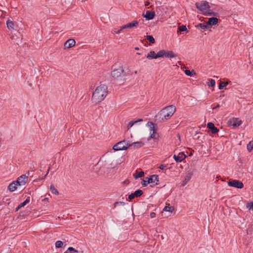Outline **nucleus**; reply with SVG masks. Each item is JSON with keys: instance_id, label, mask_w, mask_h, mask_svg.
I'll return each instance as SVG.
<instances>
[{"instance_id": "nucleus-13", "label": "nucleus", "mask_w": 253, "mask_h": 253, "mask_svg": "<svg viewBox=\"0 0 253 253\" xmlns=\"http://www.w3.org/2000/svg\"><path fill=\"white\" fill-rule=\"evenodd\" d=\"M161 55L160 51L157 53H156L154 51H151L147 54V58L149 59H156L160 58Z\"/></svg>"}, {"instance_id": "nucleus-36", "label": "nucleus", "mask_w": 253, "mask_h": 253, "mask_svg": "<svg viewBox=\"0 0 253 253\" xmlns=\"http://www.w3.org/2000/svg\"><path fill=\"white\" fill-rule=\"evenodd\" d=\"M247 208L249 209V210H252L253 211V201L248 203L246 205Z\"/></svg>"}, {"instance_id": "nucleus-20", "label": "nucleus", "mask_w": 253, "mask_h": 253, "mask_svg": "<svg viewBox=\"0 0 253 253\" xmlns=\"http://www.w3.org/2000/svg\"><path fill=\"white\" fill-rule=\"evenodd\" d=\"M130 147H133V148L135 149L142 147L144 145V143L142 141H137L130 143Z\"/></svg>"}, {"instance_id": "nucleus-24", "label": "nucleus", "mask_w": 253, "mask_h": 253, "mask_svg": "<svg viewBox=\"0 0 253 253\" xmlns=\"http://www.w3.org/2000/svg\"><path fill=\"white\" fill-rule=\"evenodd\" d=\"M197 27H200L202 29H208L210 28L209 25L207 23H200L197 26H196Z\"/></svg>"}, {"instance_id": "nucleus-39", "label": "nucleus", "mask_w": 253, "mask_h": 253, "mask_svg": "<svg viewBox=\"0 0 253 253\" xmlns=\"http://www.w3.org/2000/svg\"><path fill=\"white\" fill-rule=\"evenodd\" d=\"M67 251H70V252H73L74 253H78V251L75 250L74 248H73V247H69L68 248V250H67Z\"/></svg>"}, {"instance_id": "nucleus-9", "label": "nucleus", "mask_w": 253, "mask_h": 253, "mask_svg": "<svg viewBox=\"0 0 253 253\" xmlns=\"http://www.w3.org/2000/svg\"><path fill=\"white\" fill-rule=\"evenodd\" d=\"M228 184L230 186L236 187L239 189H241L244 187V184L242 182L236 180L229 181L228 182Z\"/></svg>"}, {"instance_id": "nucleus-10", "label": "nucleus", "mask_w": 253, "mask_h": 253, "mask_svg": "<svg viewBox=\"0 0 253 253\" xmlns=\"http://www.w3.org/2000/svg\"><path fill=\"white\" fill-rule=\"evenodd\" d=\"M150 123L152 126H150V136L149 138L148 139V140H149L151 138H156V131L157 128L155 127V125L154 123L152 122H148V124Z\"/></svg>"}, {"instance_id": "nucleus-5", "label": "nucleus", "mask_w": 253, "mask_h": 253, "mask_svg": "<svg viewBox=\"0 0 253 253\" xmlns=\"http://www.w3.org/2000/svg\"><path fill=\"white\" fill-rule=\"evenodd\" d=\"M148 179L147 183L152 184L150 186L153 187L158 184L159 176L158 175H152L150 177H146Z\"/></svg>"}, {"instance_id": "nucleus-3", "label": "nucleus", "mask_w": 253, "mask_h": 253, "mask_svg": "<svg viewBox=\"0 0 253 253\" xmlns=\"http://www.w3.org/2000/svg\"><path fill=\"white\" fill-rule=\"evenodd\" d=\"M195 5L196 8L200 10L204 15H205L207 11L210 10V6L209 2L206 0L196 2Z\"/></svg>"}, {"instance_id": "nucleus-25", "label": "nucleus", "mask_w": 253, "mask_h": 253, "mask_svg": "<svg viewBox=\"0 0 253 253\" xmlns=\"http://www.w3.org/2000/svg\"><path fill=\"white\" fill-rule=\"evenodd\" d=\"M144 175V172L142 171L137 172L133 174V176L135 179H137L139 177H142Z\"/></svg>"}, {"instance_id": "nucleus-51", "label": "nucleus", "mask_w": 253, "mask_h": 253, "mask_svg": "<svg viewBox=\"0 0 253 253\" xmlns=\"http://www.w3.org/2000/svg\"><path fill=\"white\" fill-rule=\"evenodd\" d=\"M124 182H125V183H126V184H128V183H129V181H127V180L125 181Z\"/></svg>"}, {"instance_id": "nucleus-50", "label": "nucleus", "mask_w": 253, "mask_h": 253, "mask_svg": "<svg viewBox=\"0 0 253 253\" xmlns=\"http://www.w3.org/2000/svg\"><path fill=\"white\" fill-rule=\"evenodd\" d=\"M149 4V2H146L145 4V6H148V5Z\"/></svg>"}, {"instance_id": "nucleus-53", "label": "nucleus", "mask_w": 253, "mask_h": 253, "mask_svg": "<svg viewBox=\"0 0 253 253\" xmlns=\"http://www.w3.org/2000/svg\"><path fill=\"white\" fill-rule=\"evenodd\" d=\"M49 168H48V170H47V173H46V175H46L48 173V171H49Z\"/></svg>"}, {"instance_id": "nucleus-46", "label": "nucleus", "mask_w": 253, "mask_h": 253, "mask_svg": "<svg viewBox=\"0 0 253 253\" xmlns=\"http://www.w3.org/2000/svg\"><path fill=\"white\" fill-rule=\"evenodd\" d=\"M188 182V181H186V180L184 179V180L182 182V185L184 186V185H185L186 184V183Z\"/></svg>"}, {"instance_id": "nucleus-22", "label": "nucleus", "mask_w": 253, "mask_h": 253, "mask_svg": "<svg viewBox=\"0 0 253 253\" xmlns=\"http://www.w3.org/2000/svg\"><path fill=\"white\" fill-rule=\"evenodd\" d=\"M30 202V197H28L25 201L21 203L16 209V211H18L21 208L25 206L27 204Z\"/></svg>"}, {"instance_id": "nucleus-47", "label": "nucleus", "mask_w": 253, "mask_h": 253, "mask_svg": "<svg viewBox=\"0 0 253 253\" xmlns=\"http://www.w3.org/2000/svg\"><path fill=\"white\" fill-rule=\"evenodd\" d=\"M220 107V105L219 104L216 105L213 108V109H215L217 108H219Z\"/></svg>"}, {"instance_id": "nucleus-6", "label": "nucleus", "mask_w": 253, "mask_h": 253, "mask_svg": "<svg viewBox=\"0 0 253 253\" xmlns=\"http://www.w3.org/2000/svg\"><path fill=\"white\" fill-rule=\"evenodd\" d=\"M124 72V71L123 69L120 67L119 68L117 69H114L113 70L112 72V76L115 80H117L121 77Z\"/></svg>"}, {"instance_id": "nucleus-29", "label": "nucleus", "mask_w": 253, "mask_h": 253, "mask_svg": "<svg viewBox=\"0 0 253 253\" xmlns=\"http://www.w3.org/2000/svg\"><path fill=\"white\" fill-rule=\"evenodd\" d=\"M50 190L52 193H53L56 195H58L59 194V192H58V190L55 188L54 185H50Z\"/></svg>"}, {"instance_id": "nucleus-35", "label": "nucleus", "mask_w": 253, "mask_h": 253, "mask_svg": "<svg viewBox=\"0 0 253 253\" xmlns=\"http://www.w3.org/2000/svg\"><path fill=\"white\" fill-rule=\"evenodd\" d=\"M178 31L180 32H184L187 31V29L185 25H182L181 26H179L178 28Z\"/></svg>"}, {"instance_id": "nucleus-27", "label": "nucleus", "mask_w": 253, "mask_h": 253, "mask_svg": "<svg viewBox=\"0 0 253 253\" xmlns=\"http://www.w3.org/2000/svg\"><path fill=\"white\" fill-rule=\"evenodd\" d=\"M174 211L173 207L170 206L169 205L168 206H165L163 209V211H169L172 212Z\"/></svg>"}, {"instance_id": "nucleus-7", "label": "nucleus", "mask_w": 253, "mask_h": 253, "mask_svg": "<svg viewBox=\"0 0 253 253\" xmlns=\"http://www.w3.org/2000/svg\"><path fill=\"white\" fill-rule=\"evenodd\" d=\"M160 52L161 54L160 57H166L167 58H173L176 57V54H175L172 51H167L165 50H160Z\"/></svg>"}, {"instance_id": "nucleus-43", "label": "nucleus", "mask_w": 253, "mask_h": 253, "mask_svg": "<svg viewBox=\"0 0 253 253\" xmlns=\"http://www.w3.org/2000/svg\"><path fill=\"white\" fill-rule=\"evenodd\" d=\"M127 28V26H126V25H124L121 27H120V30H121V31L123 30V29H126Z\"/></svg>"}, {"instance_id": "nucleus-8", "label": "nucleus", "mask_w": 253, "mask_h": 253, "mask_svg": "<svg viewBox=\"0 0 253 253\" xmlns=\"http://www.w3.org/2000/svg\"><path fill=\"white\" fill-rule=\"evenodd\" d=\"M28 176L23 174L15 180V182L18 184V186L24 185L28 181Z\"/></svg>"}, {"instance_id": "nucleus-26", "label": "nucleus", "mask_w": 253, "mask_h": 253, "mask_svg": "<svg viewBox=\"0 0 253 253\" xmlns=\"http://www.w3.org/2000/svg\"><path fill=\"white\" fill-rule=\"evenodd\" d=\"M142 121H143L142 119H139V120L135 121H131L129 122V123L127 125V128H128V129H129L130 127H131L134 124H136V123H137L138 122H142Z\"/></svg>"}, {"instance_id": "nucleus-16", "label": "nucleus", "mask_w": 253, "mask_h": 253, "mask_svg": "<svg viewBox=\"0 0 253 253\" xmlns=\"http://www.w3.org/2000/svg\"><path fill=\"white\" fill-rule=\"evenodd\" d=\"M186 155L182 152L179 153L178 155H174L173 158L176 162H181L186 158Z\"/></svg>"}, {"instance_id": "nucleus-49", "label": "nucleus", "mask_w": 253, "mask_h": 253, "mask_svg": "<svg viewBox=\"0 0 253 253\" xmlns=\"http://www.w3.org/2000/svg\"><path fill=\"white\" fill-rule=\"evenodd\" d=\"M119 204L122 205H125V203L124 202H119Z\"/></svg>"}, {"instance_id": "nucleus-37", "label": "nucleus", "mask_w": 253, "mask_h": 253, "mask_svg": "<svg viewBox=\"0 0 253 253\" xmlns=\"http://www.w3.org/2000/svg\"><path fill=\"white\" fill-rule=\"evenodd\" d=\"M185 74L187 75V76H191V75H192V73H194V74H195V73H194V71L193 70H192V71L189 70H185Z\"/></svg>"}, {"instance_id": "nucleus-21", "label": "nucleus", "mask_w": 253, "mask_h": 253, "mask_svg": "<svg viewBox=\"0 0 253 253\" xmlns=\"http://www.w3.org/2000/svg\"><path fill=\"white\" fill-rule=\"evenodd\" d=\"M6 25H7V28L9 30H13L14 26V22L12 20L8 19L6 21Z\"/></svg>"}, {"instance_id": "nucleus-38", "label": "nucleus", "mask_w": 253, "mask_h": 253, "mask_svg": "<svg viewBox=\"0 0 253 253\" xmlns=\"http://www.w3.org/2000/svg\"><path fill=\"white\" fill-rule=\"evenodd\" d=\"M215 84V82L214 80L211 79L210 82L208 83V85L210 86H214Z\"/></svg>"}, {"instance_id": "nucleus-1", "label": "nucleus", "mask_w": 253, "mask_h": 253, "mask_svg": "<svg viewBox=\"0 0 253 253\" xmlns=\"http://www.w3.org/2000/svg\"><path fill=\"white\" fill-rule=\"evenodd\" d=\"M108 94V87L105 84L97 86L93 93L91 100L95 104H97L104 99Z\"/></svg>"}, {"instance_id": "nucleus-28", "label": "nucleus", "mask_w": 253, "mask_h": 253, "mask_svg": "<svg viewBox=\"0 0 253 253\" xmlns=\"http://www.w3.org/2000/svg\"><path fill=\"white\" fill-rule=\"evenodd\" d=\"M193 174V172H192V171L188 172L186 173V175L185 176L184 179L186 180V181H189L191 179Z\"/></svg>"}, {"instance_id": "nucleus-23", "label": "nucleus", "mask_w": 253, "mask_h": 253, "mask_svg": "<svg viewBox=\"0 0 253 253\" xmlns=\"http://www.w3.org/2000/svg\"><path fill=\"white\" fill-rule=\"evenodd\" d=\"M127 28H131L133 27H137L138 25V22L137 21L134 20L132 22L127 23Z\"/></svg>"}, {"instance_id": "nucleus-52", "label": "nucleus", "mask_w": 253, "mask_h": 253, "mask_svg": "<svg viewBox=\"0 0 253 253\" xmlns=\"http://www.w3.org/2000/svg\"><path fill=\"white\" fill-rule=\"evenodd\" d=\"M135 50H139V48L138 47H135Z\"/></svg>"}, {"instance_id": "nucleus-48", "label": "nucleus", "mask_w": 253, "mask_h": 253, "mask_svg": "<svg viewBox=\"0 0 253 253\" xmlns=\"http://www.w3.org/2000/svg\"><path fill=\"white\" fill-rule=\"evenodd\" d=\"M118 204H119V202H116L114 203V205L115 207H116Z\"/></svg>"}, {"instance_id": "nucleus-4", "label": "nucleus", "mask_w": 253, "mask_h": 253, "mask_svg": "<svg viewBox=\"0 0 253 253\" xmlns=\"http://www.w3.org/2000/svg\"><path fill=\"white\" fill-rule=\"evenodd\" d=\"M130 143L126 140L121 141L114 145L113 149L115 151L126 150L130 147Z\"/></svg>"}, {"instance_id": "nucleus-11", "label": "nucleus", "mask_w": 253, "mask_h": 253, "mask_svg": "<svg viewBox=\"0 0 253 253\" xmlns=\"http://www.w3.org/2000/svg\"><path fill=\"white\" fill-rule=\"evenodd\" d=\"M143 192L142 190L138 189L135 191L134 193L129 195L128 198L129 199V200H132L135 197H140L143 194Z\"/></svg>"}, {"instance_id": "nucleus-42", "label": "nucleus", "mask_w": 253, "mask_h": 253, "mask_svg": "<svg viewBox=\"0 0 253 253\" xmlns=\"http://www.w3.org/2000/svg\"><path fill=\"white\" fill-rule=\"evenodd\" d=\"M151 218H154L156 216V213L154 212H152L150 214Z\"/></svg>"}, {"instance_id": "nucleus-31", "label": "nucleus", "mask_w": 253, "mask_h": 253, "mask_svg": "<svg viewBox=\"0 0 253 253\" xmlns=\"http://www.w3.org/2000/svg\"><path fill=\"white\" fill-rule=\"evenodd\" d=\"M217 15V13L212 11L211 9L208 10L205 15L206 16H216Z\"/></svg>"}, {"instance_id": "nucleus-18", "label": "nucleus", "mask_w": 253, "mask_h": 253, "mask_svg": "<svg viewBox=\"0 0 253 253\" xmlns=\"http://www.w3.org/2000/svg\"><path fill=\"white\" fill-rule=\"evenodd\" d=\"M218 19L216 17H211L209 19L208 24L209 25L210 28L212 25H216L218 22Z\"/></svg>"}, {"instance_id": "nucleus-34", "label": "nucleus", "mask_w": 253, "mask_h": 253, "mask_svg": "<svg viewBox=\"0 0 253 253\" xmlns=\"http://www.w3.org/2000/svg\"><path fill=\"white\" fill-rule=\"evenodd\" d=\"M63 245V243L61 241H57L55 243V247L57 248H62Z\"/></svg>"}, {"instance_id": "nucleus-33", "label": "nucleus", "mask_w": 253, "mask_h": 253, "mask_svg": "<svg viewBox=\"0 0 253 253\" xmlns=\"http://www.w3.org/2000/svg\"><path fill=\"white\" fill-rule=\"evenodd\" d=\"M147 40L152 43H154L155 40L152 36L148 35L146 37Z\"/></svg>"}, {"instance_id": "nucleus-57", "label": "nucleus", "mask_w": 253, "mask_h": 253, "mask_svg": "<svg viewBox=\"0 0 253 253\" xmlns=\"http://www.w3.org/2000/svg\"><path fill=\"white\" fill-rule=\"evenodd\" d=\"M178 137L179 138H180L179 134H178Z\"/></svg>"}, {"instance_id": "nucleus-30", "label": "nucleus", "mask_w": 253, "mask_h": 253, "mask_svg": "<svg viewBox=\"0 0 253 253\" xmlns=\"http://www.w3.org/2000/svg\"><path fill=\"white\" fill-rule=\"evenodd\" d=\"M247 148L249 152H251L252 151L253 149V140L247 144Z\"/></svg>"}, {"instance_id": "nucleus-14", "label": "nucleus", "mask_w": 253, "mask_h": 253, "mask_svg": "<svg viewBox=\"0 0 253 253\" xmlns=\"http://www.w3.org/2000/svg\"><path fill=\"white\" fill-rule=\"evenodd\" d=\"M146 20H150L153 19L155 16L154 11H146L145 14L143 15Z\"/></svg>"}, {"instance_id": "nucleus-45", "label": "nucleus", "mask_w": 253, "mask_h": 253, "mask_svg": "<svg viewBox=\"0 0 253 253\" xmlns=\"http://www.w3.org/2000/svg\"><path fill=\"white\" fill-rule=\"evenodd\" d=\"M121 32V30L119 29L118 31H115V30H114L112 32L113 33H116V34H120Z\"/></svg>"}, {"instance_id": "nucleus-44", "label": "nucleus", "mask_w": 253, "mask_h": 253, "mask_svg": "<svg viewBox=\"0 0 253 253\" xmlns=\"http://www.w3.org/2000/svg\"><path fill=\"white\" fill-rule=\"evenodd\" d=\"M195 139H199L200 136L199 135V133H196L195 135Z\"/></svg>"}, {"instance_id": "nucleus-15", "label": "nucleus", "mask_w": 253, "mask_h": 253, "mask_svg": "<svg viewBox=\"0 0 253 253\" xmlns=\"http://www.w3.org/2000/svg\"><path fill=\"white\" fill-rule=\"evenodd\" d=\"M75 43L76 42L75 40L70 39L64 43V47L65 48H69L74 46L75 45Z\"/></svg>"}, {"instance_id": "nucleus-32", "label": "nucleus", "mask_w": 253, "mask_h": 253, "mask_svg": "<svg viewBox=\"0 0 253 253\" xmlns=\"http://www.w3.org/2000/svg\"><path fill=\"white\" fill-rule=\"evenodd\" d=\"M228 84V82H220L219 84V89H221L226 87Z\"/></svg>"}, {"instance_id": "nucleus-17", "label": "nucleus", "mask_w": 253, "mask_h": 253, "mask_svg": "<svg viewBox=\"0 0 253 253\" xmlns=\"http://www.w3.org/2000/svg\"><path fill=\"white\" fill-rule=\"evenodd\" d=\"M207 127L210 129L211 132L213 134H215L219 131V129L215 127L214 125L212 123H208Z\"/></svg>"}, {"instance_id": "nucleus-19", "label": "nucleus", "mask_w": 253, "mask_h": 253, "mask_svg": "<svg viewBox=\"0 0 253 253\" xmlns=\"http://www.w3.org/2000/svg\"><path fill=\"white\" fill-rule=\"evenodd\" d=\"M17 186H18V184L14 181L9 185L8 189L10 192H13L17 189Z\"/></svg>"}, {"instance_id": "nucleus-54", "label": "nucleus", "mask_w": 253, "mask_h": 253, "mask_svg": "<svg viewBox=\"0 0 253 253\" xmlns=\"http://www.w3.org/2000/svg\"><path fill=\"white\" fill-rule=\"evenodd\" d=\"M35 170V169L34 168L33 169H32V171H34Z\"/></svg>"}, {"instance_id": "nucleus-40", "label": "nucleus", "mask_w": 253, "mask_h": 253, "mask_svg": "<svg viewBox=\"0 0 253 253\" xmlns=\"http://www.w3.org/2000/svg\"><path fill=\"white\" fill-rule=\"evenodd\" d=\"M141 184L143 186H146L149 183H147V180L143 179L141 182Z\"/></svg>"}, {"instance_id": "nucleus-55", "label": "nucleus", "mask_w": 253, "mask_h": 253, "mask_svg": "<svg viewBox=\"0 0 253 253\" xmlns=\"http://www.w3.org/2000/svg\"><path fill=\"white\" fill-rule=\"evenodd\" d=\"M47 199H48V198H45L43 200L45 201L46 200H47Z\"/></svg>"}, {"instance_id": "nucleus-2", "label": "nucleus", "mask_w": 253, "mask_h": 253, "mask_svg": "<svg viewBox=\"0 0 253 253\" xmlns=\"http://www.w3.org/2000/svg\"><path fill=\"white\" fill-rule=\"evenodd\" d=\"M176 111V107L173 105H169L162 109L156 115L160 122H164L172 116Z\"/></svg>"}, {"instance_id": "nucleus-56", "label": "nucleus", "mask_w": 253, "mask_h": 253, "mask_svg": "<svg viewBox=\"0 0 253 253\" xmlns=\"http://www.w3.org/2000/svg\"><path fill=\"white\" fill-rule=\"evenodd\" d=\"M27 174H28V175H30V171H28Z\"/></svg>"}, {"instance_id": "nucleus-41", "label": "nucleus", "mask_w": 253, "mask_h": 253, "mask_svg": "<svg viewBox=\"0 0 253 253\" xmlns=\"http://www.w3.org/2000/svg\"><path fill=\"white\" fill-rule=\"evenodd\" d=\"M167 168V166L165 165H160V166L159 167V168L161 169V170H164L166 169Z\"/></svg>"}, {"instance_id": "nucleus-12", "label": "nucleus", "mask_w": 253, "mask_h": 253, "mask_svg": "<svg viewBox=\"0 0 253 253\" xmlns=\"http://www.w3.org/2000/svg\"><path fill=\"white\" fill-rule=\"evenodd\" d=\"M228 123L234 127H238L241 125L242 121L239 119L233 118V119L229 121Z\"/></svg>"}, {"instance_id": "nucleus-58", "label": "nucleus", "mask_w": 253, "mask_h": 253, "mask_svg": "<svg viewBox=\"0 0 253 253\" xmlns=\"http://www.w3.org/2000/svg\"><path fill=\"white\" fill-rule=\"evenodd\" d=\"M64 253H67V251H66V252H64Z\"/></svg>"}]
</instances>
